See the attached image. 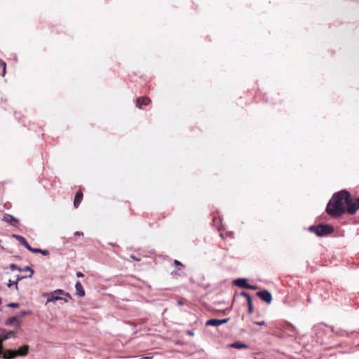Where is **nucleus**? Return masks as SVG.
<instances>
[{
  "label": "nucleus",
  "instance_id": "nucleus-1",
  "mask_svg": "<svg viewBox=\"0 0 359 359\" xmlns=\"http://www.w3.org/2000/svg\"><path fill=\"white\" fill-rule=\"evenodd\" d=\"M358 210L359 197L353 198L349 191L341 190L333 194L326 212L332 217H340L345 213L353 215Z\"/></svg>",
  "mask_w": 359,
  "mask_h": 359
},
{
  "label": "nucleus",
  "instance_id": "nucleus-2",
  "mask_svg": "<svg viewBox=\"0 0 359 359\" xmlns=\"http://www.w3.org/2000/svg\"><path fill=\"white\" fill-rule=\"evenodd\" d=\"M309 231L319 237L330 235L334 232V227L330 224H318L310 226Z\"/></svg>",
  "mask_w": 359,
  "mask_h": 359
},
{
  "label": "nucleus",
  "instance_id": "nucleus-3",
  "mask_svg": "<svg viewBox=\"0 0 359 359\" xmlns=\"http://www.w3.org/2000/svg\"><path fill=\"white\" fill-rule=\"evenodd\" d=\"M55 294H63L67 296L68 298H70V295L68 293H65L62 290H55L53 293H50V294H47V302H55L60 299H62L63 298L61 297H59Z\"/></svg>",
  "mask_w": 359,
  "mask_h": 359
},
{
  "label": "nucleus",
  "instance_id": "nucleus-4",
  "mask_svg": "<svg viewBox=\"0 0 359 359\" xmlns=\"http://www.w3.org/2000/svg\"><path fill=\"white\" fill-rule=\"evenodd\" d=\"M257 295L264 302L267 304H270L272 302L271 294L266 290L259 291L257 293Z\"/></svg>",
  "mask_w": 359,
  "mask_h": 359
},
{
  "label": "nucleus",
  "instance_id": "nucleus-5",
  "mask_svg": "<svg viewBox=\"0 0 359 359\" xmlns=\"http://www.w3.org/2000/svg\"><path fill=\"white\" fill-rule=\"evenodd\" d=\"M3 220L5 222L8 223L9 224H11V226H15V227L18 226L20 224L19 219L14 217L13 215H11L8 214H6L4 216Z\"/></svg>",
  "mask_w": 359,
  "mask_h": 359
},
{
  "label": "nucleus",
  "instance_id": "nucleus-6",
  "mask_svg": "<svg viewBox=\"0 0 359 359\" xmlns=\"http://www.w3.org/2000/svg\"><path fill=\"white\" fill-rule=\"evenodd\" d=\"M229 320V318H225V319H222V320L210 319V320H208L206 322L205 325L206 326H215V327H217V326H219L221 325L226 323Z\"/></svg>",
  "mask_w": 359,
  "mask_h": 359
},
{
  "label": "nucleus",
  "instance_id": "nucleus-7",
  "mask_svg": "<svg viewBox=\"0 0 359 359\" xmlns=\"http://www.w3.org/2000/svg\"><path fill=\"white\" fill-rule=\"evenodd\" d=\"M151 103V99L148 97H140L136 100V107L142 109L143 106H147Z\"/></svg>",
  "mask_w": 359,
  "mask_h": 359
},
{
  "label": "nucleus",
  "instance_id": "nucleus-8",
  "mask_svg": "<svg viewBox=\"0 0 359 359\" xmlns=\"http://www.w3.org/2000/svg\"><path fill=\"white\" fill-rule=\"evenodd\" d=\"M83 192L81 189L78 190L76 193L74 200V206L75 208H78L82 199H83Z\"/></svg>",
  "mask_w": 359,
  "mask_h": 359
},
{
  "label": "nucleus",
  "instance_id": "nucleus-9",
  "mask_svg": "<svg viewBox=\"0 0 359 359\" xmlns=\"http://www.w3.org/2000/svg\"><path fill=\"white\" fill-rule=\"evenodd\" d=\"M16 353V356H25L27 355L29 351V346L23 345L20 347L18 350H14Z\"/></svg>",
  "mask_w": 359,
  "mask_h": 359
},
{
  "label": "nucleus",
  "instance_id": "nucleus-10",
  "mask_svg": "<svg viewBox=\"0 0 359 359\" xmlns=\"http://www.w3.org/2000/svg\"><path fill=\"white\" fill-rule=\"evenodd\" d=\"M233 284L238 287L246 288L248 289V287L249 284L247 283V280L245 278H238L233 281Z\"/></svg>",
  "mask_w": 359,
  "mask_h": 359
},
{
  "label": "nucleus",
  "instance_id": "nucleus-11",
  "mask_svg": "<svg viewBox=\"0 0 359 359\" xmlns=\"http://www.w3.org/2000/svg\"><path fill=\"white\" fill-rule=\"evenodd\" d=\"M13 237L15 238L18 241H19L27 250L30 248L29 244L27 243V241L23 236L17 234H13Z\"/></svg>",
  "mask_w": 359,
  "mask_h": 359
},
{
  "label": "nucleus",
  "instance_id": "nucleus-12",
  "mask_svg": "<svg viewBox=\"0 0 359 359\" xmlns=\"http://www.w3.org/2000/svg\"><path fill=\"white\" fill-rule=\"evenodd\" d=\"M75 289L76 290V294L79 297H84L85 296V290L83 287L82 284L80 281H77L75 285Z\"/></svg>",
  "mask_w": 359,
  "mask_h": 359
},
{
  "label": "nucleus",
  "instance_id": "nucleus-13",
  "mask_svg": "<svg viewBox=\"0 0 359 359\" xmlns=\"http://www.w3.org/2000/svg\"><path fill=\"white\" fill-rule=\"evenodd\" d=\"M229 346L231 348H238V349H241V348H247L248 347V346L245 344H243L241 341H236V342H234L233 344H231L229 345Z\"/></svg>",
  "mask_w": 359,
  "mask_h": 359
},
{
  "label": "nucleus",
  "instance_id": "nucleus-14",
  "mask_svg": "<svg viewBox=\"0 0 359 359\" xmlns=\"http://www.w3.org/2000/svg\"><path fill=\"white\" fill-rule=\"evenodd\" d=\"M6 324L7 325L15 324L17 326H18L20 324V321L16 317H11L8 319Z\"/></svg>",
  "mask_w": 359,
  "mask_h": 359
},
{
  "label": "nucleus",
  "instance_id": "nucleus-15",
  "mask_svg": "<svg viewBox=\"0 0 359 359\" xmlns=\"http://www.w3.org/2000/svg\"><path fill=\"white\" fill-rule=\"evenodd\" d=\"M247 303H248V313H249V314H252L254 311L252 299H249V301H247Z\"/></svg>",
  "mask_w": 359,
  "mask_h": 359
},
{
  "label": "nucleus",
  "instance_id": "nucleus-16",
  "mask_svg": "<svg viewBox=\"0 0 359 359\" xmlns=\"http://www.w3.org/2000/svg\"><path fill=\"white\" fill-rule=\"evenodd\" d=\"M0 68L2 69L1 75L4 76L6 74V64L4 61L0 60Z\"/></svg>",
  "mask_w": 359,
  "mask_h": 359
},
{
  "label": "nucleus",
  "instance_id": "nucleus-17",
  "mask_svg": "<svg viewBox=\"0 0 359 359\" xmlns=\"http://www.w3.org/2000/svg\"><path fill=\"white\" fill-rule=\"evenodd\" d=\"M15 285V289L18 290V281L16 280H9L7 285L8 287H11L12 285Z\"/></svg>",
  "mask_w": 359,
  "mask_h": 359
},
{
  "label": "nucleus",
  "instance_id": "nucleus-18",
  "mask_svg": "<svg viewBox=\"0 0 359 359\" xmlns=\"http://www.w3.org/2000/svg\"><path fill=\"white\" fill-rule=\"evenodd\" d=\"M241 296L245 297L247 301H249V299H252L250 295L246 292H241Z\"/></svg>",
  "mask_w": 359,
  "mask_h": 359
},
{
  "label": "nucleus",
  "instance_id": "nucleus-19",
  "mask_svg": "<svg viewBox=\"0 0 359 359\" xmlns=\"http://www.w3.org/2000/svg\"><path fill=\"white\" fill-rule=\"evenodd\" d=\"M29 251L33 252V253H39L41 252V249L39 248H33L30 246V248L28 249Z\"/></svg>",
  "mask_w": 359,
  "mask_h": 359
},
{
  "label": "nucleus",
  "instance_id": "nucleus-20",
  "mask_svg": "<svg viewBox=\"0 0 359 359\" xmlns=\"http://www.w3.org/2000/svg\"><path fill=\"white\" fill-rule=\"evenodd\" d=\"M10 268H11V270H18L20 271H22L21 269L18 267L15 264H11L10 265Z\"/></svg>",
  "mask_w": 359,
  "mask_h": 359
},
{
  "label": "nucleus",
  "instance_id": "nucleus-21",
  "mask_svg": "<svg viewBox=\"0 0 359 359\" xmlns=\"http://www.w3.org/2000/svg\"><path fill=\"white\" fill-rule=\"evenodd\" d=\"M23 271H30V275L29 276V277H32L33 273H34V271L29 266H26Z\"/></svg>",
  "mask_w": 359,
  "mask_h": 359
},
{
  "label": "nucleus",
  "instance_id": "nucleus-22",
  "mask_svg": "<svg viewBox=\"0 0 359 359\" xmlns=\"http://www.w3.org/2000/svg\"><path fill=\"white\" fill-rule=\"evenodd\" d=\"M8 306L12 308H18L19 306V304L18 303H11L8 305Z\"/></svg>",
  "mask_w": 359,
  "mask_h": 359
},
{
  "label": "nucleus",
  "instance_id": "nucleus-23",
  "mask_svg": "<svg viewBox=\"0 0 359 359\" xmlns=\"http://www.w3.org/2000/svg\"><path fill=\"white\" fill-rule=\"evenodd\" d=\"M39 253L42 254L43 255H49V252L46 250H41V252H39Z\"/></svg>",
  "mask_w": 359,
  "mask_h": 359
},
{
  "label": "nucleus",
  "instance_id": "nucleus-24",
  "mask_svg": "<svg viewBox=\"0 0 359 359\" xmlns=\"http://www.w3.org/2000/svg\"><path fill=\"white\" fill-rule=\"evenodd\" d=\"M130 258H131V259H133V260H135V261H137V262H139V261H140V260H141V259H140V258L137 257L136 256H135V255H130Z\"/></svg>",
  "mask_w": 359,
  "mask_h": 359
},
{
  "label": "nucleus",
  "instance_id": "nucleus-25",
  "mask_svg": "<svg viewBox=\"0 0 359 359\" xmlns=\"http://www.w3.org/2000/svg\"><path fill=\"white\" fill-rule=\"evenodd\" d=\"M248 289H250V290H257V286L252 285L249 284V285L248 287Z\"/></svg>",
  "mask_w": 359,
  "mask_h": 359
},
{
  "label": "nucleus",
  "instance_id": "nucleus-26",
  "mask_svg": "<svg viewBox=\"0 0 359 359\" xmlns=\"http://www.w3.org/2000/svg\"><path fill=\"white\" fill-rule=\"evenodd\" d=\"M83 276H84L83 273L80 271L76 273V276L79 278H82V277H83Z\"/></svg>",
  "mask_w": 359,
  "mask_h": 359
},
{
  "label": "nucleus",
  "instance_id": "nucleus-27",
  "mask_svg": "<svg viewBox=\"0 0 359 359\" xmlns=\"http://www.w3.org/2000/svg\"><path fill=\"white\" fill-rule=\"evenodd\" d=\"M174 264L176 265V266H182V263L180 262L179 261L177 260H175L174 261Z\"/></svg>",
  "mask_w": 359,
  "mask_h": 359
},
{
  "label": "nucleus",
  "instance_id": "nucleus-28",
  "mask_svg": "<svg viewBox=\"0 0 359 359\" xmlns=\"http://www.w3.org/2000/svg\"><path fill=\"white\" fill-rule=\"evenodd\" d=\"M75 235L79 236H83V232H81V231H76V232L75 233Z\"/></svg>",
  "mask_w": 359,
  "mask_h": 359
},
{
  "label": "nucleus",
  "instance_id": "nucleus-29",
  "mask_svg": "<svg viewBox=\"0 0 359 359\" xmlns=\"http://www.w3.org/2000/svg\"><path fill=\"white\" fill-rule=\"evenodd\" d=\"M255 323H256L257 325H265V322H264V321L255 322Z\"/></svg>",
  "mask_w": 359,
  "mask_h": 359
},
{
  "label": "nucleus",
  "instance_id": "nucleus-30",
  "mask_svg": "<svg viewBox=\"0 0 359 359\" xmlns=\"http://www.w3.org/2000/svg\"><path fill=\"white\" fill-rule=\"evenodd\" d=\"M2 351V339L0 338V354L1 353Z\"/></svg>",
  "mask_w": 359,
  "mask_h": 359
},
{
  "label": "nucleus",
  "instance_id": "nucleus-31",
  "mask_svg": "<svg viewBox=\"0 0 359 359\" xmlns=\"http://www.w3.org/2000/svg\"><path fill=\"white\" fill-rule=\"evenodd\" d=\"M22 278H24V276H18L17 278H16V280L18 282L19 280H22Z\"/></svg>",
  "mask_w": 359,
  "mask_h": 359
},
{
  "label": "nucleus",
  "instance_id": "nucleus-32",
  "mask_svg": "<svg viewBox=\"0 0 359 359\" xmlns=\"http://www.w3.org/2000/svg\"><path fill=\"white\" fill-rule=\"evenodd\" d=\"M217 221H218V222H220V221H221V219H220L219 218H218V219H217V218L215 217V218H214V219H213V222H217Z\"/></svg>",
  "mask_w": 359,
  "mask_h": 359
},
{
  "label": "nucleus",
  "instance_id": "nucleus-33",
  "mask_svg": "<svg viewBox=\"0 0 359 359\" xmlns=\"http://www.w3.org/2000/svg\"><path fill=\"white\" fill-rule=\"evenodd\" d=\"M188 334H189V335H191V336L194 335V333H193V332H191V331H189V332H188Z\"/></svg>",
  "mask_w": 359,
  "mask_h": 359
},
{
  "label": "nucleus",
  "instance_id": "nucleus-34",
  "mask_svg": "<svg viewBox=\"0 0 359 359\" xmlns=\"http://www.w3.org/2000/svg\"><path fill=\"white\" fill-rule=\"evenodd\" d=\"M11 335L14 336V332H11L9 333V336H11Z\"/></svg>",
  "mask_w": 359,
  "mask_h": 359
},
{
  "label": "nucleus",
  "instance_id": "nucleus-35",
  "mask_svg": "<svg viewBox=\"0 0 359 359\" xmlns=\"http://www.w3.org/2000/svg\"><path fill=\"white\" fill-rule=\"evenodd\" d=\"M11 335L14 336V332H11L9 333V336H11Z\"/></svg>",
  "mask_w": 359,
  "mask_h": 359
},
{
  "label": "nucleus",
  "instance_id": "nucleus-36",
  "mask_svg": "<svg viewBox=\"0 0 359 359\" xmlns=\"http://www.w3.org/2000/svg\"><path fill=\"white\" fill-rule=\"evenodd\" d=\"M27 312H22V315H23V316H24V315H27Z\"/></svg>",
  "mask_w": 359,
  "mask_h": 359
}]
</instances>
